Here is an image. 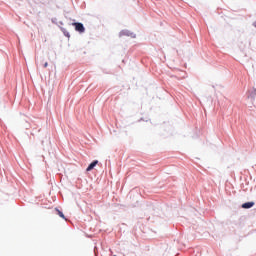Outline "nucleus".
Returning <instances> with one entry per match:
<instances>
[{
    "mask_svg": "<svg viewBox=\"0 0 256 256\" xmlns=\"http://www.w3.org/2000/svg\"><path fill=\"white\" fill-rule=\"evenodd\" d=\"M72 25L75 27V31H78V33H85V26H83L82 23L75 22Z\"/></svg>",
    "mask_w": 256,
    "mask_h": 256,
    "instance_id": "1",
    "label": "nucleus"
},
{
    "mask_svg": "<svg viewBox=\"0 0 256 256\" xmlns=\"http://www.w3.org/2000/svg\"><path fill=\"white\" fill-rule=\"evenodd\" d=\"M99 163V161L95 160L93 161L86 169V171H93V169H95V167L97 166V164Z\"/></svg>",
    "mask_w": 256,
    "mask_h": 256,
    "instance_id": "2",
    "label": "nucleus"
},
{
    "mask_svg": "<svg viewBox=\"0 0 256 256\" xmlns=\"http://www.w3.org/2000/svg\"><path fill=\"white\" fill-rule=\"evenodd\" d=\"M255 205V202H246L242 204V209H251Z\"/></svg>",
    "mask_w": 256,
    "mask_h": 256,
    "instance_id": "3",
    "label": "nucleus"
},
{
    "mask_svg": "<svg viewBox=\"0 0 256 256\" xmlns=\"http://www.w3.org/2000/svg\"><path fill=\"white\" fill-rule=\"evenodd\" d=\"M49 66V63L45 62L44 67L47 68Z\"/></svg>",
    "mask_w": 256,
    "mask_h": 256,
    "instance_id": "6",
    "label": "nucleus"
},
{
    "mask_svg": "<svg viewBox=\"0 0 256 256\" xmlns=\"http://www.w3.org/2000/svg\"><path fill=\"white\" fill-rule=\"evenodd\" d=\"M57 215H59V217H61L62 219H65V214H63V212H61L59 209H55Z\"/></svg>",
    "mask_w": 256,
    "mask_h": 256,
    "instance_id": "4",
    "label": "nucleus"
},
{
    "mask_svg": "<svg viewBox=\"0 0 256 256\" xmlns=\"http://www.w3.org/2000/svg\"><path fill=\"white\" fill-rule=\"evenodd\" d=\"M120 35H127V36H129V35H132V34L129 33V31L124 30V31H122V32L120 33Z\"/></svg>",
    "mask_w": 256,
    "mask_h": 256,
    "instance_id": "5",
    "label": "nucleus"
}]
</instances>
